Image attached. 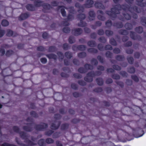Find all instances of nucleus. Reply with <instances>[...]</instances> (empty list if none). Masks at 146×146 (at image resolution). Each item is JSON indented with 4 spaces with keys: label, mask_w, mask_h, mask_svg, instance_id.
Listing matches in <instances>:
<instances>
[{
    "label": "nucleus",
    "mask_w": 146,
    "mask_h": 146,
    "mask_svg": "<svg viewBox=\"0 0 146 146\" xmlns=\"http://www.w3.org/2000/svg\"><path fill=\"white\" fill-rule=\"evenodd\" d=\"M123 6L121 7L120 5H118L115 6V8H113L111 9V11H108L107 14L109 15L112 16L113 15H115L116 14H118L119 12V10H121V9L122 8L123 10H126V9H124L123 8Z\"/></svg>",
    "instance_id": "nucleus-1"
},
{
    "label": "nucleus",
    "mask_w": 146,
    "mask_h": 146,
    "mask_svg": "<svg viewBox=\"0 0 146 146\" xmlns=\"http://www.w3.org/2000/svg\"><path fill=\"white\" fill-rule=\"evenodd\" d=\"M94 2L92 1L91 0H88L85 4V6L88 8H90L92 6Z\"/></svg>",
    "instance_id": "nucleus-2"
},
{
    "label": "nucleus",
    "mask_w": 146,
    "mask_h": 146,
    "mask_svg": "<svg viewBox=\"0 0 146 146\" xmlns=\"http://www.w3.org/2000/svg\"><path fill=\"white\" fill-rule=\"evenodd\" d=\"M47 127V125L45 123H42L41 125L38 126L37 129L39 130H42L43 129L46 128Z\"/></svg>",
    "instance_id": "nucleus-3"
},
{
    "label": "nucleus",
    "mask_w": 146,
    "mask_h": 146,
    "mask_svg": "<svg viewBox=\"0 0 146 146\" xmlns=\"http://www.w3.org/2000/svg\"><path fill=\"white\" fill-rule=\"evenodd\" d=\"M27 13L22 14L19 17V19L20 20H24L27 18Z\"/></svg>",
    "instance_id": "nucleus-4"
},
{
    "label": "nucleus",
    "mask_w": 146,
    "mask_h": 146,
    "mask_svg": "<svg viewBox=\"0 0 146 146\" xmlns=\"http://www.w3.org/2000/svg\"><path fill=\"white\" fill-rule=\"evenodd\" d=\"M82 32V30L80 29H76L75 31V35L77 36L78 35H80Z\"/></svg>",
    "instance_id": "nucleus-5"
},
{
    "label": "nucleus",
    "mask_w": 146,
    "mask_h": 146,
    "mask_svg": "<svg viewBox=\"0 0 146 146\" xmlns=\"http://www.w3.org/2000/svg\"><path fill=\"white\" fill-rule=\"evenodd\" d=\"M95 6L99 8H102L103 6L102 4L100 3H96L95 4Z\"/></svg>",
    "instance_id": "nucleus-6"
},
{
    "label": "nucleus",
    "mask_w": 146,
    "mask_h": 146,
    "mask_svg": "<svg viewBox=\"0 0 146 146\" xmlns=\"http://www.w3.org/2000/svg\"><path fill=\"white\" fill-rule=\"evenodd\" d=\"M9 25L8 22L6 20H3L2 22V25L3 26H6Z\"/></svg>",
    "instance_id": "nucleus-7"
},
{
    "label": "nucleus",
    "mask_w": 146,
    "mask_h": 146,
    "mask_svg": "<svg viewBox=\"0 0 146 146\" xmlns=\"http://www.w3.org/2000/svg\"><path fill=\"white\" fill-rule=\"evenodd\" d=\"M39 145L41 146H43L44 145V140L43 139L40 140L38 142Z\"/></svg>",
    "instance_id": "nucleus-8"
},
{
    "label": "nucleus",
    "mask_w": 146,
    "mask_h": 146,
    "mask_svg": "<svg viewBox=\"0 0 146 146\" xmlns=\"http://www.w3.org/2000/svg\"><path fill=\"white\" fill-rule=\"evenodd\" d=\"M96 81L99 85H101L103 84L102 80L101 79H97Z\"/></svg>",
    "instance_id": "nucleus-9"
},
{
    "label": "nucleus",
    "mask_w": 146,
    "mask_h": 146,
    "mask_svg": "<svg viewBox=\"0 0 146 146\" xmlns=\"http://www.w3.org/2000/svg\"><path fill=\"white\" fill-rule=\"evenodd\" d=\"M136 30L138 33H141L143 31V28L141 27H139L136 28Z\"/></svg>",
    "instance_id": "nucleus-10"
},
{
    "label": "nucleus",
    "mask_w": 146,
    "mask_h": 146,
    "mask_svg": "<svg viewBox=\"0 0 146 146\" xmlns=\"http://www.w3.org/2000/svg\"><path fill=\"white\" fill-rule=\"evenodd\" d=\"M123 15L125 19L127 20H129L131 18L130 16L128 14H123Z\"/></svg>",
    "instance_id": "nucleus-11"
},
{
    "label": "nucleus",
    "mask_w": 146,
    "mask_h": 146,
    "mask_svg": "<svg viewBox=\"0 0 146 146\" xmlns=\"http://www.w3.org/2000/svg\"><path fill=\"white\" fill-rule=\"evenodd\" d=\"M56 124H53L51 126V128L54 129H57L59 126V125H56Z\"/></svg>",
    "instance_id": "nucleus-12"
},
{
    "label": "nucleus",
    "mask_w": 146,
    "mask_h": 146,
    "mask_svg": "<svg viewBox=\"0 0 146 146\" xmlns=\"http://www.w3.org/2000/svg\"><path fill=\"white\" fill-rule=\"evenodd\" d=\"M79 48L81 50H84L86 49V47L84 45H81L79 46Z\"/></svg>",
    "instance_id": "nucleus-13"
},
{
    "label": "nucleus",
    "mask_w": 146,
    "mask_h": 146,
    "mask_svg": "<svg viewBox=\"0 0 146 146\" xmlns=\"http://www.w3.org/2000/svg\"><path fill=\"white\" fill-rule=\"evenodd\" d=\"M46 142L47 143H52L53 142V140L50 138H48L46 139Z\"/></svg>",
    "instance_id": "nucleus-14"
},
{
    "label": "nucleus",
    "mask_w": 146,
    "mask_h": 146,
    "mask_svg": "<svg viewBox=\"0 0 146 146\" xmlns=\"http://www.w3.org/2000/svg\"><path fill=\"white\" fill-rule=\"evenodd\" d=\"M88 44L91 46H94V42L93 41H90L88 42Z\"/></svg>",
    "instance_id": "nucleus-15"
},
{
    "label": "nucleus",
    "mask_w": 146,
    "mask_h": 146,
    "mask_svg": "<svg viewBox=\"0 0 146 146\" xmlns=\"http://www.w3.org/2000/svg\"><path fill=\"white\" fill-rule=\"evenodd\" d=\"M86 56V54L84 52L80 53L78 54V56L80 58H82Z\"/></svg>",
    "instance_id": "nucleus-16"
},
{
    "label": "nucleus",
    "mask_w": 146,
    "mask_h": 146,
    "mask_svg": "<svg viewBox=\"0 0 146 146\" xmlns=\"http://www.w3.org/2000/svg\"><path fill=\"white\" fill-rule=\"evenodd\" d=\"M63 31L64 33H68L70 31V30L68 28L66 27L64 28Z\"/></svg>",
    "instance_id": "nucleus-17"
},
{
    "label": "nucleus",
    "mask_w": 146,
    "mask_h": 146,
    "mask_svg": "<svg viewBox=\"0 0 146 146\" xmlns=\"http://www.w3.org/2000/svg\"><path fill=\"white\" fill-rule=\"evenodd\" d=\"M61 13L62 15L63 16H65L66 15V13L65 11V10L63 9H61Z\"/></svg>",
    "instance_id": "nucleus-18"
},
{
    "label": "nucleus",
    "mask_w": 146,
    "mask_h": 146,
    "mask_svg": "<svg viewBox=\"0 0 146 146\" xmlns=\"http://www.w3.org/2000/svg\"><path fill=\"white\" fill-rule=\"evenodd\" d=\"M85 66L87 69H92L93 68V67L92 66L88 64H86Z\"/></svg>",
    "instance_id": "nucleus-19"
},
{
    "label": "nucleus",
    "mask_w": 146,
    "mask_h": 146,
    "mask_svg": "<svg viewBox=\"0 0 146 146\" xmlns=\"http://www.w3.org/2000/svg\"><path fill=\"white\" fill-rule=\"evenodd\" d=\"M89 15L92 17H94V16L95 15L94 12L93 11H90L89 12Z\"/></svg>",
    "instance_id": "nucleus-20"
},
{
    "label": "nucleus",
    "mask_w": 146,
    "mask_h": 146,
    "mask_svg": "<svg viewBox=\"0 0 146 146\" xmlns=\"http://www.w3.org/2000/svg\"><path fill=\"white\" fill-rule=\"evenodd\" d=\"M40 60L41 62L43 64L47 62L46 59L44 58H41Z\"/></svg>",
    "instance_id": "nucleus-21"
},
{
    "label": "nucleus",
    "mask_w": 146,
    "mask_h": 146,
    "mask_svg": "<svg viewBox=\"0 0 146 146\" xmlns=\"http://www.w3.org/2000/svg\"><path fill=\"white\" fill-rule=\"evenodd\" d=\"M106 34L108 35H110L113 34V32L110 31H106Z\"/></svg>",
    "instance_id": "nucleus-22"
},
{
    "label": "nucleus",
    "mask_w": 146,
    "mask_h": 146,
    "mask_svg": "<svg viewBox=\"0 0 146 146\" xmlns=\"http://www.w3.org/2000/svg\"><path fill=\"white\" fill-rule=\"evenodd\" d=\"M106 24L108 26H110L111 25L112 23L111 21L108 20L106 23Z\"/></svg>",
    "instance_id": "nucleus-23"
},
{
    "label": "nucleus",
    "mask_w": 146,
    "mask_h": 146,
    "mask_svg": "<svg viewBox=\"0 0 146 146\" xmlns=\"http://www.w3.org/2000/svg\"><path fill=\"white\" fill-rule=\"evenodd\" d=\"M129 62L130 64L132 63L133 61V59L132 57L129 58L127 59Z\"/></svg>",
    "instance_id": "nucleus-24"
},
{
    "label": "nucleus",
    "mask_w": 146,
    "mask_h": 146,
    "mask_svg": "<svg viewBox=\"0 0 146 146\" xmlns=\"http://www.w3.org/2000/svg\"><path fill=\"white\" fill-rule=\"evenodd\" d=\"M132 78L135 81L137 82L138 81L137 77L136 76H132Z\"/></svg>",
    "instance_id": "nucleus-25"
},
{
    "label": "nucleus",
    "mask_w": 146,
    "mask_h": 146,
    "mask_svg": "<svg viewBox=\"0 0 146 146\" xmlns=\"http://www.w3.org/2000/svg\"><path fill=\"white\" fill-rule=\"evenodd\" d=\"M98 19L101 20H104V18L102 16L100 15H99L98 16Z\"/></svg>",
    "instance_id": "nucleus-26"
},
{
    "label": "nucleus",
    "mask_w": 146,
    "mask_h": 146,
    "mask_svg": "<svg viewBox=\"0 0 146 146\" xmlns=\"http://www.w3.org/2000/svg\"><path fill=\"white\" fill-rule=\"evenodd\" d=\"M13 32L11 30H9L8 31L7 33V35L8 36H11L12 35Z\"/></svg>",
    "instance_id": "nucleus-27"
},
{
    "label": "nucleus",
    "mask_w": 146,
    "mask_h": 146,
    "mask_svg": "<svg viewBox=\"0 0 146 146\" xmlns=\"http://www.w3.org/2000/svg\"><path fill=\"white\" fill-rule=\"evenodd\" d=\"M69 41L70 43H72L74 42L73 39L72 38L70 37L69 39Z\"/></svg>",
    "instance_id": "nucleus-28"
},
{
    "label": "nucleus",
    "mask_w": 146,
    "mask_h": 146,
    "mask_svg": "<svg viewBox=\"0 0 146 146\" xmlns=\"http://www.w3.org/2000/svg\"><path fill=\"white\" fill-rule=\"evenodd\" d=\"M113 51L115 53H119L120 52L119 50L117 48L115 49Z\"/></svg>",
    "instance_id": "nucleus-29"
},
{
    "label": "nucleus",
    "mask_w": 146,
    "mask_h": 146,
    "mask_svg": "<svg viewBox=\"0 0 146 146\" xmlns=\"http://www.w3.org/2000/svg\"><path fill=\"white\" fill-rule=\"evenodd\" d=\"M37 50L39 51H42L44 50V48L42 46H39L37 48Z\"/></svg>",
    "instance_id": "nucleus-30"
},
{
    "label": "nucleus",
    "mask_w": 146,
    "mask_h": 146,
    "mask_svg": "<svg viewBox=\"0 0 146 146\" xmlns=\"http://www.w3.org/2000/svg\"><path fill=\"white\" fill-rule=\"evenodd\" d=\"M48 36L47 34L46 33H44L43 34L42 36L44 38H46Z\"/></svg>",
    "instance_id": "nucleus-31"
},
{
    "label": "nucleus",
    "mask_w": 146,
    "mask_h": 146,
    "mask_svg": "<svg viewBox=\"0 0 146 146\" xmlns=\"http://www.w3.org/2000/svg\"><path fill=\"white\" fill-rule=\"evenodd\" d=\"M113 42H112L111 40L110 41L111 43L113 45H115L116 44V43L115 40H113Z\"/></svg>",
    "instance_id": "nucleus-32"
},
{
    "label": "nucleus",
    "mask_w": 146,
    "mask_h": 146,
    "mask_svg": "<svg viewBox=\"0 0 146 146\" xmlns=\"http://www.w3.org/2000/svg\"><path fill=\"white\" fill-rule=\"evenodd\" d=\"M104 32L102 30H100L98 31V33L100 35H102L104 33Z\"/></svg>",
    "instance_id": "nucleus-33"
},
{
    "label": "nucleus",
    "mask_w": 146,
    "mask_h": 146,
    "mask_svg": "<svg viewBox=\"0 0 146 146\" xmlns=\"http://www.w3.org/2000/svg\"><path fill=\"white\" fill-rule=\"evenodd\" d=\"M113 68L117 70H119L120 68L117 65H115L113 66Z\"/></svg>",
    "instance_id": "nucleus-34"
},
{
    "label": "nucleus",
    "mask_w": 146,
    "mask_h": 146,
    "mask_svg": "<svg viewBox=\"0 0 146 146\" xmlns=\"http://www.w3.org/2000/svg\"><path fill=\"white\" fill-rule=\"evenodd\" d=\"M42 4V2H38L36 4V6L38 7L40 6Z\"/></svg>",
    "instance_id": "nucleus-35"
},
{
    "label": "nucleus",
    "mask_w": 146,
    "mask_h": 146,
    "mask_svg": "<svg viewBox=\"0 0 146 146\" xmlns=\"http://www.w3.org/2000/svg\"><path fill=\"white\" fill-rule=\"evenodd\" d=\"M112 81L111 79H110L106 81V83L107 84H110L112 83Z\"/></svg>",
    "instance_id": "nucleus-36"
},
{
    "label": "nucleus",
    "mask_w": 146,
    "mask_h": 146,
    "mask_svg": "<svg viewBox=\"0 0 146 146\" xmlns=\"http://www.w3.org/2000/svg\"><path fill=\"white\" fill-rule=\"evenodd\" d=\"M106 48L108 49L111 50L112 49V47L110 45H107L106 46Z\"/></svg>",
    "instance_id": "nucleus-37"
},
{
    "label": "nucleus",
    "mask_w": 146,
    "mask_h": 146,
    "mask_svg": "<svg viewBox=\"0 0 146 146\" xmlns=\"http://www.w3.org/2000/svg\"><path fill=\"white\" fill-rule=\"evenodd\" d=\"M4 34V31H0V37L2 36Z\"/></svg>",
    "instance_id": "nucleus-38"
},
{
    "label": "nucleus",
    "mask_w": 146,
    "mask_h": 146,
    "mask_svg": "<svg viewBox=\"0 0 146 146\" xmlns=\"http://www.w3.org/2000/svg\"><path fill=\"white\" fill-rule=\"evenodd\" d=\"M53 133V132L52 131H50L46 133V135H50L51 134Z\"/></svg>",
    "instance_id": "nucleus-39"
},
{
    "label": "nucleus",
    "mask_w": 146,
    "mask_h": 146,
    "mask_svg": "<svg viewBox=\"0 0 146 146\" xmlns=\"http://www.w3.org/2000/svg\"><path fill=\"white\" fill-rule=\"evenodd\" d=\"M0 52L1 53V55L5 53V52L4 49H0Z\"/></svg>",
    "instance_id": "nucleus-40"
},
{
    "label": "nucleus",
    "mask_w": 146,
    "mask_h": 146,
    "mask_svg": "<svg viewBox=\"0 0 146 146\" xmlns=\"http://www.w3.org/2000/svg\"><path fill=\"white\" fill-rule=\"evenodd\" d=\"M72 88L73 89H75L77 88L76 85L74 84H73L71 85Z\"/></svg>",
    "instance_id": "nucleus-41"
},
{
    "label": "nucleus",
    "mask_w": 146,
    "mask_h": 146,
    "mask_svg": "<svg viewBox=\"0 0 146 146\" xmlns=\"http://www.w3.org/2000/svg\"><path fill=\"white\" fill-rule=\"evenodd\" d=\"M78 71L80 73H83L84 72V71H83V68H80L78 69Z\"/></svg>",
    "instance_id": "nucleus-42"
},
{
    "label": "nucleus",
    "mask_w": 146,
    "mask_h": 146,
    "mask_svg": "<svg viewBox=\"0 0 146 146\" xmlns=\"http://www.w3.org/2000/svg\"><path fill=\"white\" fill-rule=\"evenodd\" d=\"M80 16L82 17L81 18V19H84L85 17V15L84 14H81L80 15Z\"/></svg>",
    "instance_id": "nucleus-43"
},
{
    "label": "nucleus",
    "mask_w": 146,
    "mask_h": 146,
    "mask_svg": "<svg viewBox=\"0 0 146 146\" xmlns=\"http://www.w3.org/2000/svg\"><path fill=\"white\" fill-rule=\"evenodd\" d=\"M2 146H12L11 145L7 143H4L3 144Z\"/></svg>",
    "instance_id": "nucleus-44"
},
{
    "label": "nucleus",
    "mask_w": 146,
    "mask_h": 146,
    "mask_svg": "<svg viewBox=\"0 0 146 146\" xmlns=\"http://www.w3.org/2000/svg\"><path fill=\"white\" fill-rule=\"evenodd\" d=\"M131 70H132V71H130V70H129V72L131 73H133L134 72H135V69L134 68H132L131 69Z\"/></svg>",
    "instance_id": "nucleus-45"
},
{
    "label": "nucleus",
    "mask_w": 146,
    "mask_h": 146,
    "mask_svg": "<svg viewBox=\"0 0 146 146\" xmlns=\"http://www.w3.org/2000/svg\"><path fill=\"white\" fill-rule=\"evenodd\" d=\"M50 55L51 56V57L52 58H53L54 59L56 58V56L55 55H54L52 54H50Z\"/></svg>",
    "instance_id": "nucleus-46"
},
{
    "label": "nucleus",
    "mask_w": 146,
    "mask_h": 146,
    "mask_svg": "<svg viewBox=\"0 0 146 146\" xmlns=\"http://www.w3.org/2000/svg\"><path fill=\"white\" fill-rule=\"evenodd\" d=\"M68 47V45L67 44H64V47L65 49H66Z\"/></svg>",
    "instance_id": "nucleus-47"
},
{
    "label": "nucleus",
    "mask_w": 146,
    "mask_h": 146,
    "mask_svg": "<svg viewBox=\"0 0 146 146\" xmlns=\"http://www.w3.org/2000/svg\"><path fill=\"white\" fill-rule=\"evenodd\" d=\"M30 142L31 141H29L28 140V146H29V145L30 144H31V145H34V144H33V143H30Z\"/></svg>",
    "instance_id": "nucleus-48"
},
{
    "label": "nucleus",
    "mask_w": 146,
    "mask_h": 146,
    "mask_svg": "<svg viewBox=\"0 0 146 146\" xmlns=\"http://www.w3.org/2000/svg\"><path fill=\"white\" fill-rule=\"evenodd\" d=\"M74 96L77 97L78 96V94L76 93H74Z\"/></svg>",
    "instance_id": "nucleus-49"
},
{
    "label": "nucleus",
    "mask_w": 146,
    "mask_h": 146,
    "mask_svg": "<svg viewBox=\"0 0 146 146\" xmlns=\"http://www.w3.org/2000/svg\"><path fill=\"white\" fill-rule=\"evenodd\" d=\"M98 13H99L102 15L103 14V12L101 11H98Z\"/></svg>",
    "instance_id": "nucleus-50"
},
{
    "label": "nucleus",
    "mask_w": 146,
    "mask_h": 146,
    "mask_svg": "<svg viewBox=\"0 0 146 146\" xmlns=\"http://www.w3.org/2000/svg\"><path fill=\"white\" fill-rule=\"evenodd\" d=\"M57 146H62V144L60 143H57Z\"/></svg>",
    "instance_id": "nucleus-51"
},
{
    "label": "nucleus",
    "mask_w": 146,
    "mask_h": 146,
    "mask_svg": "<svg viewBox=\"0 0 146 146\" xmlns=\"http://www.w3.org/2000/svg\"><path fill=\"white\" fill-rule=\"evenodd\" d=\"M113 0V1L115 3H117V2H118V1H119V0Z\"/></svg>",
    "instance_id": "nucleus-52"
},
{
    "label": "nucleus",
    "mask_w": 146,
    "mask_h": 146,
    "mask_svg": "<svg viewBox=\"0 0 146 146\" xmlns=\"http://www.w3.org/2000/svg\"><path fill=\"white\" fill-rule=\"evenodd\" d=\"M100 67L101 68H100V69L101 70H103L104 69V68L103 66H100Z\"/></svg>",
    "instance_id": "nucleus-53"
},
{
    "label": "nucleus",
    "mask_w": 146,
    "mask_h": 146,
    "mask_svg": "<svg viewBox=\"0 0 146 146\" xmlns=\"http://www.w3.org/2000/svg\"><path fill=\"white\" fill-rule=\"evenodd\" d=\"M142 132H143L142 134L141 135H140L138 137H141L144 134V132H143V131H142Z\"/></svg>",
    "instance_id": "nucleus-54"
},
{
    "label": "nucleus",
    "mask_w": 146,
    "mask_h": 146,
    "mask_svg": "<svg viewBox=\"0 0 146 146\" xmlns=\"http://www.w3.org/2000/svg\"><path fill=\"white\" fill-rule=\"evenodd\" d=\"M138 2H141L143 1V0H137Z\"/></svg>",
    "instance_id": "nucleus-55"
},
{
    "label": "nucleus",
    "mask_w": 146,
    "mask_h": 146,
    "mask_svg": "<svg viewBox=\"0 0 146 146\" xmlns=\"http://www.w3.org/2000/svg\"><path fill=\"white\" fill-rule=\"evenodd\" d=\"M10 51H8L6 52V54L7 56H8V53Z\"/></svg>",
    "instance_id": "nucleus-56"
},
{
    "label": "nucleus",
    "mask_w": 146,
    "mask_h": 146,
    "mask_svg": "<svg viewBox=\"0 0 146 146\" xmlns=\"http://www.w3.org/2000/svg\"><path fill=\"white\" fill-rule=\"evenodd\" d=\"M31 114H35V112L34 111H32L31 112Z\"/></svg>",
    "instance_id": "nucleus-57"
},
{
    "label": "nucleus",
    "mask_w": 146,
    "mask_h": 146,
    "mask_svg": "<svg viewBox=\"0 0 146 146\" xmlns=\"http://www.w3.org/2000/svg\"><path fill=\"white\" fill-rule=\"evenodd\" d=\"M100 45H99L98 46V48H99L100 50H102V49L100 48Z\"/></svg>",
    "instance_id": "nucleus-58"
},
{
    "label": "nucleus",
    "mask_w": 146,
    "mask_h": 146,
    "mask_svg": "<svg viewBox=\"0 0 146 146\" xmlns=\"http://www.w3.org/2000/svg\"><path fill=\"white\" fill-rule=\"evenodd\" d=\"M120 56H118L117 57V59H118L119 58H120Z\"/></svg>",
    "instance_id": "nucleus-59"
},
{
    "label": "nucleus",
    "mask_w": 146,
    "mask_h": 146,
    "mask_svg": "<svg viewBox=\"0 0 146 146\" xmlns=\"http://www.w3.org/2000/svg\"><path fill=\"white\" fill-rule=\"evenodd\" d=\"M129 42V44H129V46H130L131 45V42Z\"/></svg>",
    "instance_id": "nucleus-60"
},
{
    "label": "nucleus",
    "mask_w": 146,
    "mask_h": 146,
    "mask_svg": "<svg viewBox=\"0 0 146 146\" xmlns=\"http://www.w3.org/2000/svg\"><path fill=\"white\" fill-rule=\"evenodd\" d=\"M135 18H137V15H136V14L135 15Z\"/></svg>",
    "instance_id": "nucleus-61"
},
{
    "label": "nucleus",
    "mask_w": 146,
    "mask_h": 146,
    "mask_svg": "<svg viewBox=\"0 0 146 146\" xmlns=\"http://www.w3.org/2000/svg\"><path fill=\"white\" fill-rule=\"evenodd\" d=\"M92 76L90 74V73H89V74H88V76Z\"/></svg>",
    "instance_id": "nucleus-62"
},
{
    "label": "nucleus",
    "mask_w": 146,
    "mask_h": 146,
    "mask_svg": "<svg viewBox=\"0 0 146 146\" xmlns=\"http://www.w3.org/2000/svg\"><path fill=\"white\" fill-rule=\"evenodd\" d=\"M127 53H129H129H131V52H127Z\"/></svg>",
    "instance_id": "nucleus-63"
},
{
    "label": "nucleus",
    "mask_w": 146,
    "mask_h": 146,
    "mask_svg": "<svg viewBox=\"0 0 146 146\" xmlns=\"http://www.w3.org/2000/svg\"><path fill=\"white\" fill-rule=\"evenodd\" d=\"M69 18H70V16H68V19H69Z\"/></svg>",
    "instance_id": "nucleus-64"
}]
</instances>
